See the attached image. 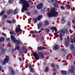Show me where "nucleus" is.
<instances>
[{"instance_id": "obj_1", "label": "nucleus", "mask_w": 75, "mask_h": 75, "mask_svg": "<svg viewBox=\"0 0 75 75\" xmlns=\"http://www.w3.org/2000/svg\"><path fill=\"white\" fill-rule=\"evenodd\" d=\"M19 2L20 4H23L21 10L22 13H24L25 11L28 10V8L30 7V5L28 4V2L27 0H20Z\"/></svg>"}, {"instance_id": "obj_2", "label": "nucleus", "mask_w": 75, "mask_h": 75, "mask_svg": "<svg viewBox=\"0 0 75 75\" xmlns=\"http://www.w3.org/2000/svg\"><path fill=\"white\" fill-rule=\"evenodd\" d=\"M47 16L49 17H57L58 15V12L55 11V9L54 8H51V10L49 12L47 13Z\"/></svg>"}, {"instance_id": "obj_3", "label": "nucleus", "mask_w": 75, "mask_h": 75, "mask_svg": "<svg viewBox=\"0 0 75 75\" xmlns=\"http://www.w3.org/2000/svg\"><path fill=\"white\" fill-rule=\"evenodd\" d=\"M65 30V29H61L60 30V33L59 34V38L61 41L63 40V37H62L65 36V34H68V33L67 29H66V30Z\"/></svg>"}, {"instance_id": "obj_4", "label": "nucleus", "mask_w": 75, "mask_h": 75, "mask_svg": "<svg viewBox=\"0 0 75 75\" xmlns=\"http://www.w3.org/2000/svg\"><path fill=\"white\" fill-rule=\"evenodd\" d=\"M11 39L13 42L15 44H17V45H18L19 44H21V42L18 40H17L16 39L15 36L13 35H11Z\"/></svg>"}, {"instance_id": "obj_5", "label": "nucleus", "mask_w": 75, "mask_h": 75, "mask_svg": "<svg viewBox=\"0 0 75 75\" xmlns=\"http://www.w3.org/2000/svg\"><path fill=\"white\" fill-rule=\"evenodd\" d=\"M23 51H25V52H26L27 51V49L26 48H25V47L24 46H23L22 47L21 50L20 51H19V55H21V54H23Z\"/></svg>"}, {"instance_id": "obj_6", "label": "nucleus", "mask_w": 75, "mask_h": 75, "mask_svg": "<svg viewBox=\"0 0 75 75\" xmlns=\"http://www.w3.org/2000/svg\"><path fill=\"white\" fill-rule=\"evenodd\" d=\"M43 6V4H42V2H41L36 6V7L37 9L38 10H40V9H41V8H42Z\"/></svg>"}, {"instance_id": "obj_7", "label": "nucleus", "mask_w": 75, "mask_h": 75, "mask_svg": "<svg viewBox=\"0 0 75 75\" xmlns=\"http://www.w3.org/2000/svg\"><path fill=\"white\" fill-rule=\"evenodd\" d=\"M71 69L69 70V72H74L75 70V67L74 65H72L71 67Z\"/></svg>"}, {"instance_id": "obj_8", "label": "nucleus", "mask_w": 75, "mask_h": 75, "mask_svg": "<svg viewBox=\"0 0 75 75\" xmlns=\"http://www.w3.org/2000/svg\"><path fill=\"white\" fill-rule=\"evenodd\" d=\"M70 42H69V41L68 40H65L64 42V45H65L66 47H68L69 46V45H70Z\"/></svg>"}, {"instance_id": "obj_9", "label": "nucleus", "mask_w": 75, "mask_h": 75, "mask_svg": "<svg viewBox=\"0 0 75 75\" xmlns=\"http://www.w3.org/2000/svg\"><path fill=\"white\" fill-rule=\"evenodd\" d=\"M70 49L72 50L73 52H75V47L73 44H71L70 45Z\"/></svg>"}, {"instance_id": "obj_10", "label": "nucleus", "mask_w": 75, "mask_h": 75, "mask_svg": "<svg viewBox=\"0 0 75 75\" xmlns=\"http://www.w3.org/2000/svg\"><path fill=\"white\" fill-rule=\"evenodd\" d=\"M1 54L4 55L6 54V49L4 48H1Z\"/></svg>"}, {"instance_id": "obj_11", "label": "nucleus", "mask_w": 75, "mask_h": 75, "mask_svg": "<svg viewBox=\"0 0 75 75\" xmlns=\"http://www.w3.org/2000/svg\"><path fill=\"white\" fill-rule=\"evenodd\" d=\"M9 59L10 58L8 56H6L4 60L6 63H8V61H9Z\"/></svg>"}, {"instance_id": "obj_12", "label": "nucleus", "mask_w": 75, "mask_h": 75, "mask_svg": "<svg viewBox=\"0 0 75 75\" xmlns=\"http://www.w3.org/2000/svg\"><path fill=\"white\" fill-rule=\"evenodd\" d=\"M49 22H48V21L47 20H46L44 21L43 26L44 27H46V25H49Z\"/></svg>"}, {"instance_id": "obj_13", "label": "nucleus", "mask_w": 75, "mask_h": 75, "mask_svg": "<svg viewBox=\"0 0 75 75\" xmlns=\"http://www.w3.org/2000/svg\"><path fill=\"white\" fill-rule=\"evenodd\" d=\"M38 30H40V28H41V27L43 25V23L42 22H40L39 23L38 25Z\"/></svg>"}, {"instance_id": "obj_14", "label": "nucleus", "mask_w": 75, "mask_h": 75, "mask_svg": "<svg viewBox=\"0 0 75 75\" xmlns=\"http://www.w3.org/2000/svg\"><path fill=\"white\" fill-rule=\"evenodd\" d=\"M10 70L11 74L12 75H15V73H14V71H13V69L11 67H10L9 68Z\"/></svg>"}, {"instance_id": "obj_15", "label": "nucleus", "mask_w": 75, "mask_h": 75, "mask_svg": "<svg viewBox=\"0 0 75 75\" xmlns=\"http://www.w3.org/2000/svg\"><path fill=\"white\" fill-rule=\"evenodd\" d=\"M37 50H43L44 49H45V47H42V46H39L37 47Z\"/></svg>"}, {"instance_id": "obj_16", "label": "nucleus", "mask_w": 75, "mask_h": 75, "mask_svg": "<svg viewBox=\"0 0 75 75\" xmlns=\"http://www.w3.org/2000/svg\"><path fill=\"white\" fill-rule=\"evenodd\" d=\"M41 32H42V31L39 30L38 32L36 30H35V31L33 30L31 31V33L33 34H35V33H40Z\"/></svg>"}, {"instance_id": "obj_17", "label": "nucleus", "mask_w": 75, "mask_h": 75, "mask_svg": "<svg viewBox=\"0 0 75 75\" xmlns=\"http://www.w3.org/2000/svg\"><path fill=\"white\" fill-rule=\"evenodd\" d=\"M13 13V10L11 9L8 10L6 12V14H12Z\"/></svg>"}, {"instance_id": "obj_18", "label": "nucleus", "mask_w": 75, "mask_h": 75, "mask_svg": "<svg viewBox=\"0 0 75 75\" xmlns=\"http://www.w3.org/2000/svg\"><path fill=\"white\" fill-rule=\"evenodd\" d=\"M59 49V47H58V45H55L54 46L53 50H58Z\"/></svg>"}, {"instance_id": "obj_19", "label": "nucleus", "mask_w": 75, "mask_h": 75, "mask_svg": "<svg viewBox=\"0 0 75 75\" xmlns=\"http://www.w3.org/2000/svg\"><path fill=\"white\" fill-rule=\"evenodd\" d=\"M61 73L63 75H66L67 74V71L65 70L61 71Z\"/></svg>"}, {"instance_id": "obj_20", "label": "nucleus", "mask_w": 75, "mask_h": 75, "mask_svg": "<svg viewBox=\"0 0 75 75\" xmlns=\"http://www.w3.org/2000/svg\"><path fill=\"white\" fill-rule=\"evenodd\" d=\"M53 6L57 8H59V5L57 4V2L55 1L54 3L53 4Z\"/></svg>"}, {"instance_id": "obj_21", "label": "nucleus", "mask_w": 75, "mask_h": 75, "mask_svg": "<svg viewBox=\"0 0 75 75\" xmlns=\"http://www.w3.org/2000/svg\"><path fill=\"white\" fill-rule=\"evenodd\" d=\"M65 18H64V17H62V18L61 19L62 24H63L65 23Z\"/></svg>"}, {"instance_id": "obj_22", "label": "nucleus", "mask_w": 75, "mask_h": 75, "mask_svg": "<svg viewBox=\"0 0 75 75\" xmlns=\"http://www.w3.org/2000/svg\"><path fill=\"white\" fill-rule=\"evenodd\" d=\"M17 9L16 8L13 10V13L14 15H16V14H18V11H17Z\"/></svg>"}, {"instance_id": "obj_23", "label": "nucleus", "mask_w": 75, "mask_h": 75, "mask_svg": "<svg viewBox=\"0 0 75 75\" xmlns=\"http://www.w3.org/2000/svg\"><path fill=\"white\" fill-rule=\"evenodd\" d=\"M15 30V32H16V33H18V32H20V30H21V29L18 27H16Z\"/></svg>"}, {"instance_id": "obj_24", "label": "nucleus", "mask_w": 75, "mask_h": 75, "mask_svg": "<svg viewBox=\"0 0 75 75\" xmlns=\"http://www.w3.org/2000/svg\"><path fill=\"white\" fill-rule=\"evenodd\" d=\"M5 12H6L5 10H4L2 11H1L0 13V17L3 16V15H4L5 13Z\"/></svg>"}, {"instance_id": "obj_25", "label": "nucleus", "mask_w": 75, "mask_h": 75, "mask_svg": "<svg viewBox=\"0 0 75 75\" xmlns=\"http://www.w3.org/2000/svg\"><path fill=\"white\" fill-rule=\"evenodd\" d=\"M42 18V15H39L37 17V19H38V21H40Z\"/></svg>"}, {"instance_id": "obj_26", "label": "nucleus", "mask_w": 75, "mask_h": 75, "mask_svg": "<svg viewBox=\"0 0 75 75\" xmlns=\"http://www.w3.org/2000/svg\"><path fill=\"white\" fill-rule=\"evenodd\" d=\"M67 27L68 28H70L71 27V22L70 21H68L67 23Z\"/></svg>"}, {"instance_id": "obj_27", "label": "nucleus", "mask_w": 75, "mask_h": 75, "mask_svg": "<svg viewBox=\"0 0 75 75\" xmlns=\"http://www.w3.org/2000/svg\"><path fill=\"white\" fill-rule=\"evenodd\" d=\"M11 53L13 56H15L16 55V52H15V51H14V49H12L11 50Z\"/></svg>"}, {"instance_id": "obj_28", "label": "nucleus", "mask_w": 75, "mask_h": 75, "mask_svg": "<svg viewBox=\"0 0 75 75\" xmlns=\"http://www.w3.org/2000/svg\"><path fill=\"white\" fill-rule=\"evenodd\" d=\"M4 41V37H1L0 38V43L3 42Z\"/></svg>"}, {"instance_id": "obj_29", "label": "nucleus", "mask_w": 75, "mask_h": 75, "mask_svg": "<svg viewBox=\"0 0 75 75\" xmlns=\"http://www.w3.org/2000/svg\"><path fill=\"white\" fill-rule=\"evenodd\" d=\"M37 18H35L34 19H33V23H37Z\"/></svg>"}, {"instance_id": "obj_30", "label": "nucleus", "mask_w": 75, "mask_h": 75, "mask_svg": "<svg viewBox=\"0 0 75 75\" xmlns=\"http://www.w3.org/2000/svg\"><path fill=\"white\" fill-rule=\"evenodd\" d=\"M38 55L40 57H43L44 56L43 53L41 52H39Z\"/></svg>"}, {"instance_id": "obj_31", "label": "nucleus", "mask_w": 75, "mask_h": 75, "mask_svg": "<svg viewBox=\"0 0 75 75\" xmlns=\"http://www.w3.org/2000/svg\"><path fill=\"white\" fill-rule=\"evenodd\" d=\"M41 11L43 13H45V7H43L41 10Z\"/></svg>"}, {"instance_id": "obj_32", "label": "nucleus", "mask_w": 75, "mask_h": 75, "mask_svg": "<svg viewBox=\"0 0 75 75\" xmlns=\"http://www.w3.org/2000/svg\"><path fill=\"white\" fill-rule=\"evenodd\" d=\"M30 71L31 72H32V73H35L34 69L33 67L30 69Z\"/></svg>"}, {"instance_id": "obj_33", "label": "nucleus", "mask_w": 75, "mask_h": 75, "mask_svg": "<svg viewBox=\"0 0 75 75\" xmlns=\"http://www.w3.org/2000/svg\"><path fill=\"white\" fill-rule=\"evenodd\" d=\"M70 40H71V43H73V42H75V38H74L73 39H72V38H71L70 39Z\"/></svg>"}, {"instance_id": "obj_34", "label": "nucleus", "mask_w": 75, "mask_h": 75, "mask_svg": "<svg viewBox=\"0 0 75 75\" xmlns=\"http://www.w3.org/2000/svg\"><path fill=\"white\" fill-rule=\"evenodd\" d=\"M51 30H54L55 31H57V28L55 27H52L50 28Z\"/></svg>"}, {"instance_id": "obj_35", "label": "nucleus", "mask_w": 75, "mask_h": 75, "mask_svg": "<svg viewBox=\"0 0 75 75\" xmlns=\"http://www.w3.org/2000/svg\"><path fill=\"white\" fill-rule=\"evenodd\" d=\"M35 58L36 60H38L40 59V57L38 55L35 57Z\"/></svg>"}, {"instance_id": "obj_36", "label": "nucleus", "mask_w": 75, "mask_h": 75, "mask_svg": "<svg viewBox=\"0 0 75 75\" xmlns=\"http://www.w3.org/2000/svg\"><path fill=\"white\" fill-rule=\"evenodd\" d=\"M16 49L18 50V51H19L20 50V46L19 45H17L16 46Z\"/></svg>"}, {"instance_id": "obj_37", "label": "nucleus", "mask_w": 75, "mask_h": 75, "mask_svg": "<svg viewBox=\"0 0 75 75\" xmlns=\"http://www.w3.org/2000/svg\"><path fill=\"white\" fill-rule=\"evenodd\" d=\"M54 36H55V37H57V38H58V37L59 36V35L57 34V33H54Z\"/></svg>"}, {"instance_id": "obj_38", "label": "nucleus", "mask_w": 75, "mask_h": 75, "mask_svg": "<svg viewBox=\"0 0 75 75\" xmlns=\"http://www.w3.org/2000/svg\"><path fill=\"white\" fill-rule=\"evenodd\" d=\"M38 55V54H37V52H35L33 54V57H36V56H37V55Z\"/></svg>"}, {"instance_id": "obj_39", "label": "nucleus", "mask_w": 75, "mask_h": 75, "mask_svg": "<svg viewBox=\"0 0 75 75\" xmlns=\"http://www.w3.org/2000/svg\"><path fill=\"white\" fill-rule=\"evenodd\" d=\"M45 71L46 72H48L49 71V67H45Z\"/></svg>"}, {"instance_id": "obj_40", "label": "nucleus", "mask_w": 75, "mask_h": 75, "mask_svg": "<svg viewBox=\"0 0 75 75\" xmlns=\"http://www.w3.org/2000/svg\"><path fill=\"white\" fill-rule=\"evenodd\" d=\"M28 67L30 69H31L33 68V67L32 66V65L30 64H29L28 65Z\"/></svg>"}, {"instance_id": "obj_41", "label": "nucleus", "mask_w": 75, "mask_h": 75, "mask_svg": "<svg viewBox=\"0 0 75 75\" xmlns=\"http://www.w3.org/2000/svg\"><path fill=\"white\" fill-rule=\"evenodd\" d=\"M13 1H14V0H9V3L10 4H13Z\"/></svg>"}, {"instance_id": "obj_42", "label": "nucleus", "mask_w": 75, "mask_h": 75, "mask_svg": "<svg viewBox=\"0 0 75 75\" xmlns=\"http://www.w3.org/2000/svg\"><path fill=\"white\" fill-rule=\"evenodd\" d=\"M66 7H67V9H69V10L71 9V6H70L69 5H66Z\"/></svg>"}, {"instance_id": "obj_43", "label": "nucleus", "mask_w": 75, "mask_h": 75, "mask_svg": "<svg viewBox=\"0 0 75 75\" xmlns=\"http://www.w3.org/2000/svg\"><path fill=\"white\" fill-rule=\"evenodd\" d=\"M60 51H63V52L64 53H65V52H66L65 49H64L63 48H62L61 49Z\"/></svg>"}, {"instance_id": "obj_44", "label": "nucleus", "mask_w": 75, "mask_h": 75, "mask_svg": "<svg viewBox=\"0 0 75 75\" xmlns=\"http://www.w3.org/2000/svg\"><path fill=\"white\" fill-rule=\"evenodd\" d=\"M51 66L52 68H55V64H54V63H52Z\"/></svg>"}, {"instance_id": "obj_45", "label": "nucleus", "mask_w": 75, "mask_h": 75, "mask_svg": "<svg viewBox=\"0 0 75 75\" xmlns=\"http://www.w3.org/2000/svg\"><path fill=\"white\" fill-rule=\"evenodd\" d=\"M45 31H46L47 33H50V29L48 28H47L45 29Z\"/></svg>"}, {"instance_id": "obj_46", "label": "nucleus", "mask_w": 75, "mask_h": 75, "mask_svg": "<svg viewBox=\"0 0 75 75\" xmlns=\"http://www.w3.org/2000/svg\"><path fill=\"white\" fill-rule=\"evenodd\" d=\"M10 34H11L12 35H15V33H14V32H12L11 31L9 32Z\"/></svg>"}, {"instance_id": "obj_47", "label": "nucleus", "mask_w": 75, "mask_h": 75, "mask_svg": "<svg viewBox=\"0 0 75 75\" xmlns=\"http://www.w3.org/2000/svg\"><path fill=\"white\" fill-rule=\"evenodd\" d=\"M1 62L2 65H6V62H5L4 60L2 61H1Z\"/></svg>"}, {"instance_id": "obj_48", "label": "nucleus", "mask_w": 75, "mask_h": 75, "mask_svg": "<svg viewBox=\"0 0 75 75\" xmlns=\"http://www.w3.org/2000/svg\"><path fill=\"white\" fill-rule=\"evenodd\" d=\"M34 13L35 14V15H37V14H38V11H37V10H34Z\"/></svg>"}, {"instance_id": "obj_49", "label": "nucleus", "mask_w": 75, "mask_h": 75, "mask_svg": "<svg viewBox=\"0 0 75 75\" xmlns=\"http://www.w3.org/2000/svg\"><path fill=\"white\" fill-rule=\"evenodd\" d=\"M7 22L9 24H11L12 23L11 21H10L9 20H7Z\"/></svg>"}, {"instance_id": "obj_50", "label": "nucleus", "mask_w": 75, "mask_h": 75, "mask_svg": "<svg viewBox=\"0 0 75 75\" xmlns=\"http://www.w3.org/2000/svg\"><path fill=\"white\" fill-rule=\"evenodd\" d=\"M49 1H50V2L51 4L53 3L54 1V0H49Z\"/></svg>"}, {"instance_id": "obj_51", "label": "nucleus", "mask_w": 75, "mask_h": 75, "mask_svg": "<svg viewBox=\"0 0 75 75\" xmlns=\"http://www.w3.org/2000/svg\"><path fill=\"white\" fill-rule=\"evenodd\" d=\"M4 17L5 18H7V16L6 14H5L4 15Z\"/></svg>"}, {"instance_id": "obj_52", "label": "nucleus", "mask_w": 75, "mask_h": 75, "mask_svg": "<svg viewBox=\"0 0 75 75\" xmlns=\"http://www.w3.org/2000/svg\"><path fill=\"white\" fill-rule=\"evenodd\" d=\"M61 9H64L65 8V7H63V6H61Z\"/></svg>"}, {"instance_id": "obj_53", "label": "nucleus", "mask_w": 75, "mask_h": 75, "mask_svg": "<svg viewBox=\"0 0 75 75\" xmlns=\"http://www.w3.org/2000/svg\"><path fill=\"white\" fill-rule=\"evenodd\" d=\"M18 59L19 60H20V61H21V60H22V59H21V57H19L18 58Z\"/></svg>"}, {"instance_id": "obj_54", "label": "nucleus", "mask_w": 75, "mask_h": 75, "mask_svg": "<svg viewBox=\"0 0 75 75\" xmlns=\"http://www.w3.org/2000/svg\"><path fill=\"white\" fill-rule=\"evenodd\" d=\"M41 39L42 41H44V37H42L41 38Z\"/></svg>"}, {"instance_id": "obj_55", "label": "nucleus", "mask_w": 75, "mask_h": 75, "mask_svg": "<svg viewBox=\"0 0 75 75\" xmlns=\"http://www.w3.org/2000/svg\"><path fill=\"white\" fill-rule=\"evenodd\" d=\"M56 66V67L57 68V69H59V65H58V64H57Z\"/></svg>"}, {"instance_id": "obj_56", "label": "nucleus", "mask_w": 75, "mask_h": 75, "mask_svg": "<svg viewBox=\"0 0 75 75\" xmlns=\"http://www.w3.org/2000/svg\"><path fill=\"white\" fill-rule=\"evenodd\" d=\"M2 69V67H1V66H0V71H1Z\"/></svg>"}, {"instance_id": "obj_57", "label": "nucleus", "mask_w": 75, "mask_h": 75, "mask_svg": "<svg viewBox=\"0 0 75 75\" xmlns=\"http://www.w3.org/2000/svg\"><path fill=\"white\" fill-rule=\"evenodd\" d=\"M12 21L13 23H16V20H15V19L13 20Z\"/></svg>"}, {"instance_id": "obj_58", "label": "nucleus", "mask_w": 75, "mask_h": 75, "mask_svg": "<svg viewBox=\"0 0 75 75\" xmlns=\"http://www.w3.org/2000/svg\"><path fill=\"white\" fill-rule=\"evenodd\" d=\"M30 12L27 13V14L28 16H30Z\"/></svg>"}, {"instance_id": "obj_59", "label": "nucleus", "mask_w": 75, "mask_h": 75, "mask_svg": "<svg viewBox=\"0 0 75 75\" xmlns=\"http://www.w3.org/2000/svg\"><path fill=\"white\" fill-rule=\"evenodd\" d=\"M43 64L44 65H46V62H43Z\"/></svg>"}, {"instance_id": "obj_60", "label": "nucleus", "mask_w": 75, "mask_h": 75, "mask_svg": "<svg viewBox=\"0 0 75 75\" xmlns=\"http://www.w3.org/2000/svg\"><path fill=\"white\" fill-rule=\"evenodd\" d=\"M10 38H7V39H6V40L7 41H10Z\"/></svg>"}, {"instance_id": "obj_61", "label": "nucleus", "mask_w": 75, "mask_h": 75, "mask_svg": "<svg viewBox=\"0 0 75 75\" xmlns=\"http://www.w3.org/2000/svg\"><path fill=\"white\" fill-rule=\"evenodd\" d=\"M66 14H69V12H66Z\"/></svg>"}, {"instance_id": "obj_62", "label": "nucleus", "mask_w": 75, "mask_h": 75, "mask_svg": "<svg viewBox=\"0 0 75 75\" xmlns=\"http://www.w3.org/2000/svg\"><path fill=\"white\" fill-rule=\"evenodd\" d=\"M11 45V43L10 42H9L8 44V46H10Z\"/></svg>"}, {"instance_id": "obj_63", "label": "nucleus", "mask_w": 75, "mask_h": 75, "mask_svg": "<svg viewBox=\"0 0 75 75\" xmlns=\"http://www.w3.org/2000/svg\"><path fill=\"white\" fill-rule=\"evenodd\" d=\"M73 55H74V56H75V52H73Z\"/></svg>"}, {"instance_id": "obj_64", "label": "nucleus", "mask_w": 75, "mask_h": 75, "mask_svg": "<svg viewBox=\"0 0 75 75\" xmlns=\"http://www.w3.org/2000/svg\"><path fill=\"white\" fill-rule=\"evenodd\" d=\"M53 75H56V73L55 72H54L53 74Z\"/></svg>"}]
</instances>
